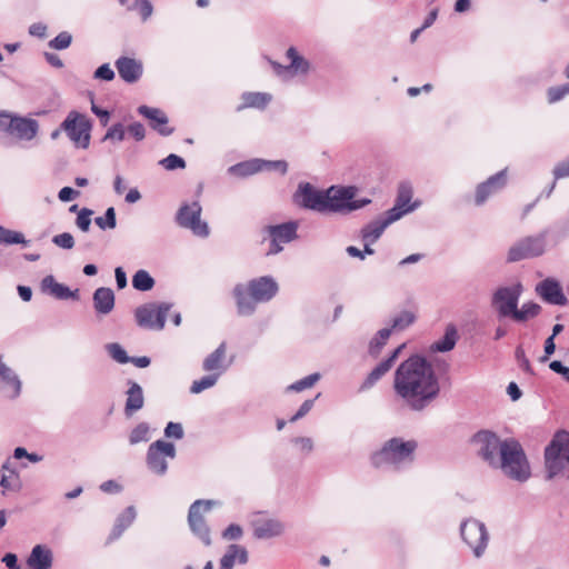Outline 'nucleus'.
I'll return each mask as SVG.
<instances>
[{"instance_id": "f257e3e1", "label": "nucleus", "mask_w": 569, "mask_h": 569, "mask_svg": "<svg viewBox=\"0 0 569 569\" xmlns=\"http://www.w3.org/2000/svg\"><path fill=\"white\" fill-rule=\"evenodd\" d=\"M393 390L409 410L421 412L440 395V381L430 361L412 355L395 371Z\"/></svg>"}, {"instance_id": "f03ea898", "label": "nucleus", "mask_w": 569, "mask_h": 569, "mask_svg": "<svg viewBox=\"0 0 569 569\" xmlns=\"http://www.w3.org/2000/svg\"><path fill=\"white\" fill-rule=\"evenodd\" d=\"M279 291L277 281L271 276L253 278L248 282H239L232 289L237 315L252 316L259 303L272 300Z\"/></svg>"}, {"instance_id": "7ed1b4c3", "label": "nucleus", "mask_w": 569, "mask_h": 569, "mask_svg": "<svg viewBox=\"0 0 569 569\" xmlns=\"http://www.w3.org/2000/svg\"><path fill=\"white\" fill-rule=\"evenodd\" d=\"M491 468L500 469L506 477L518 482H525L531 476L525 450L513 438L502 441L501 452Z\"/></svg>"}, {"instance_id": "20e7f679", "label": "nucleus", "mask_w": 569, "mask_h": 569, "mask_svg": "<svg viewBox=\"0 0 569 569\" xmlns=\"http://www.w3.org/2000/svg\"><path fill=\"white\" fill-rule=\"evenodd\" d=\"M417 447L416 440H403L398 437L391 438L382 445L380 450L371 456V463L376 468L392 467L399 470L405 465L413 461Z\"/></svg>"}, {"instance_id": "39448f33", "label": "nucleus", "mask_w": 569, "mask_h": 569, "mask_svg": "<svg viewBox=\"0 0 569 569\" xmlns=\"http://www.w3.org/2000/svg\"><path fill=\"white\" fill-rule=\"evenodd\" d=\"M547 478L562 476L569 479V432L560 430L545 449Z\"/></svg>"}, {"instance_id": "423d86ee", "label": "nucleus", "mask_w": 569, "mask_h": 569, "mask_svg": "<svg viewBox=\"0 0 569 569\" xmlns=\"http://www.w3.org/2000/svg\"><path fill=\"white\" fill-rule=\"evenodd\" d=\"M357 191V188L353 186L330 187L327 189L325 213H349L371 203L369 198L355 199Z\"/></svg>"}, {"instance_id": "0eeeda50", "label": "nucleus", "mask_w": 569, "mask_h": 569, "mask_svg": "<svg viewBox=\"0 0 569 569\" xmlns=\"http://www.w3.org/2000/svg\"><path fill=\"white\" fill-rule=\"evenodd\" d=\"M522 292L523 287L520 282L512 286H501L493 291L491 296V307L498 319L512 318L517 307L519 306Z\"/></svg>"}, {"instance_id": "6e6552de", "label": "nucleus", "mask_w": 569, "mask_h": 569, "mask_svg": "<svg viewBox=\"0 0 569 569\" xmlns=\"http://www.w3.org/2000/svg\"><path fill=\"white\" fill-rule=\"evenodd\" d=\"M460 536L476 558H481L485 555L489 542V532L482 521L476 518L465 519L460 523Z\"/></svg>"}, {"instance_id": "1a4fd4ad", "label": "nucleus", "mask_w": 569, "mask_h": 569, "mask_svg": "<svg viewBox=\"0 0 569 569\" xmlns=\"http://www.w3.org/2000/svg\"><path fill=\"white\" fill-rule=\"evenodd\" d=\"M201 212L199 201L184 202L178 209L174 221L179 227L191 230L194 236L207 238L210 230L208 223L201 220Z\"/></svg>"}, {"instance_id": "9d476101", "label": "nucleus", "mask_w": 569, "mask_h": 569, "mask_svg": "<svg viewBox=\"0 0 569 569\" xmlns=\"http://www.w3.org/2000/svg\"><path fill=\"white\" fill-rule=\"evenodd\" d=\"M214 503L213 500L199 499L191 503L188 512V525L191 532L207 547L211 545V536L203 512L210 511Z\"/></svg>"}, {"instance_id": "9b49d317", "label": "nucleus", "mask_w": 569, "mask_h": 569, "mask_svg": "<svg viewBox=\"0 0 569 569\" xmlns=\"http://www.w3.org/2000/svg\"><path fill=\"white\" fill-rule=\"evenodd\" d=\"M547 236L548 230H543L537 236H529L519 240L510 247L508 251V261L517 262L541 256L546 250Z\"/></svg>"}, {"instance_id": "f8f14e48", "label": "nucleus", "mask_w": 569, "mask_h": 569, "mask_svg": "<svg viewBox=\"0 0 569 569\" xmlns=\"http://www.w3.org/2000/svg\"><path fill=\"white\" fill-rule=\"evenodd\" d=\"M170 309L168 302L142 305L134 311L137 325L144 329L162 330Z\"/></svg>"}, {"instance_id": "ddd939ff", "label": "nucleus", "mask_w": 569, "mask_h": 569, "mask_svg": "<svg viewBox=\"0 0 569 569\" xmlns=\"http://www.w3.org/2000/svg\"><path fill=\"white\" fill-rule=\"evenodd\" d=\"M326 194V190H319L309 182H301L295 191L292 200L302 209L325 213Z\"/></svg>"}, {"instance_id": "4468645a", "label": "nucleus", "mask_w": 569, "mask_h": 569, "mask_svg": "<svg viewBox=\"0 0 569 569\" xmlns=\"http://www.w3.org/2000/svg\"><path fill=\"white\" fill-rule=\"evenodd\" d=\"M502 441L490 430H480L473 435L471 442L477 447V452L490 467L501 452Z\"/></svg>"}, {"instance_id": "2eb2a0df", "label": "nucleus", "mask_w": 569, "mask_h": 569, "mask_svg": "<svg viewBox=\"0 0 569 569\" xmlns=\"http://www.w3.org/2000/svg\"><path fill=\"white\" fill-rule=\"evenodd\" d=\"M166 457L173 459L176 448L171 442L157 440L152 442L147 451V466L156 475L163 476L167 472L168 463Z\"/></svg>"}, {"instance_id": "dca6fc26", "label": "nucleus", "mask_w": 569, "mask_h": 569, "mask_svg": "<svg viewBox=\"0 0 569 569\" xmlns=\"http://www.w3.org/2000/svg\"><path fill=\"white\" fill-rule=\"evenodd\" d=\"M61 128L78 147L88 148L91 124L83 116L71 111L61 123Z\"/></svg>"}, {"instance_id": "f3484780", "label": "nucleus", "mask_w": 569, "mask_h": 569, "mask_svg": "<svg viewBox=\"0 0 569 569\" xmlns=\"http://www.w3.org/2000/svg\"><path fill=\"white\" fill-rule=\"evenodd\" d=\"M297 230V221H288L280 224L268 226L267 232L270 237V248L268 254H277L282 251L284 243H289L298 237Z\"/></svg>"}, {"instance_id": "a211bd4d", "label": "nucleus", "mask_w": 569, "mask_h": 569, "mask_svg": "<svg viewBox=\"0 0 569 569\" xmlns=\"http://www.w3.org/2000/svg\"><path fill=\"white\" fill-rule=\"evenodd\" d=\"M412 187L409 182H401L398 187V192L395 201V206L386 211V214H389L393 220L401 219L405 214L415 211L420 202L416 201L410 203L412 199Z\"/></svg>"}, {"instance_id": "6ab92c4d", "label": "nucleus", "mask_w": 569, "mask_h": 569, "mask_svg": "<svg viewBox=\"0 0 569 569\" xmlns=\"http://www.w3.org/2000/svg\"><path fill=\"white\" fill-rule=\"evenodd\" d=\"M507 183V169L500 170L486 181L478 184L476 189V204L481 206L493 193L501 190Z\"/></svg>"}, {"instance_id": "aec40b11", "label": "nucleus", "mask_w": 569, "mask_h": 569, "mask_svg": "<svg viewBox=\"0 0 569 569\" xmlns=\"http://www.w3.org/2000/svg\"><path fill=\"white\" fill-rule=\"evenodd\" d=\"M536 292L551 305L566 306L568 302L560 283L552 278H547L539 282L536 287Z\"/></svg>"}, {"instance_id": "412c9836", "label": "nucleus", "mask_w": 569, "mask_h": 569, "mask_svg": "<svg viewBox=\"0 0 569 569\" xmlns=\"http://www.w3.org/2000/svg\"><path fill=\"white\" fill-rule=\"evenodd\" d=\"M126 402L123 413L127 418H131L136 412L144 406V393L142 387L134 380L128 379L126 382Z\"/></svg>"}, {"instance_id": "4be33fe9", "label": "nucleus", "mask_w": 569, "mask_h": 569, "mask_svg": "<svg viewBox=\"0 0 569 569\" xmlns=\"http://www.w3.org/2000/svg\"><path fill=\"white\" fill-rule=\"evenodd\" d=\"M137 111L150 121V127L159 134L167 137L173 132V128L168 127L169 119L161 109L140 106Z\"/></svg>"}, {"instance_id": "5701e85b", "label": "nucleus", "mask_w": 569, "mask_h": 569, "mask_svg": "<svg viewBox=\"0 0 569 569\" xmlns=\"http://www.w3.org/2000/svg\"><path fill=\"white\" fill-rule=\"evenodd\" d=\"M41 290L59 300H79V289L71 290L63 283H59L52 274L41 280Z\"/></svg>"}, {"instance_id": "b1692460", "label": "nucleus", "mask_w": 569, "mask_h": 569, "mask_svg": "<svg viewBox=\"0 0 569 569\" xmlns=\"http://www.w3.org/2000/svg\"><path fill=\"white\" fill-rule=\"evenodd\" d=\"M114 64L120 78L127 83H134L142 76V63L134 58L120 57L116 60Z\"/></svg>"}, {"instance_id": "393cba45", "label": "nucleus", "mask_w": 569, "mask_h": 569, "mask_svg": "<svg viewBox=\"0 0 569 569\" xmlns=\"http://www.w3.org/2000/svg\"><path fill=\"white\" fill-rule=\"evenodd\" d=\"M249 561L248 550L237 543L229 545L220 558L219 569H233L238 565H247Z\"/></svg>"}, {"instance_id": "a878e982", "label": "nucleus", "mask_w": 569, "mask_h": 569, "mask_svg": "<svg viewBox=\"0 0 569 569\" xmlns=\"http://www.w3.org/2000/svg\"><path fill=\"white\" fill-rule=\"evenodd\" d=\"M38 131L39 123L37 120L16 116L13 118V124L10 136H14L20 140L30 141L37 136Z\"/></svg>"}, {"instance_id": "bb28decb", "label": "nucleus", "mask_w": 569, "mask_h": 569, "mask_svg": "<svg viewBox=\"0 0 569 569\" xmlns=\"http://www.w3.org/2000/svg\"><path fill=\"white\" fill-rule=\"evenodd\" d=\"M114 292L111 288L100 287L94 290L92 302L98 316H107L114 308Z\"/></svg>"}, {"instance_id": "cd10ccee", "label": "nucleus", "mask_w": 569, "mask_h": 569, "mask_svg": "<svg viewBox=\"0 0 569 569\" xmlns=\"http://www.w3.org/2000/svg\"><path fill=\"white\" fill-rule=\"evenodd\" d=\"M252 525L253 536L257 539H270L281 536L284 531L283 523L277 519L256 520Z\"/></svg>"}, {"instance_id": "c85d7f7f", "label": "nucleus", "mask_w": 569, "mask_h": 569, "mask_svg": "<svg viewBox=\"0 0 569 569\" xmlns=\"http://www.w3.org/2000/svg\"><path fill=\"white\" fill-rule=\"evenodd\" d=\"M52 563L53 553L44 545H36L27 559V565L31 569H50Z\"/></svg>"}, {"instance_id": "c756f323", "label": "nucleus", "mask_w": 569, "mask_h": 569, "mask_svg": "<svg viewBox=\"0 0 569 569\" xmlns=\"http://www.w3.org/2000/svg\"><path fill=\"white\" fill-rule=\"evenodd\" d=\"M393 222H396V220H393L389 214H386L382 219H377L367 223L361 230L363 241L375 243L381 237L386 228Z\"/></svg>"}, {"instance_id": "7c9ffc66", "label": "nucleus", "mask_w": 569, "mask_h": 569, "mask_svg": "<svg viewBox=\"0 0 569 569\" xmlns=\"http://www.w3.org/2000/svg\"><path fill=\"white\" fill-rule=\"evenodd\" d=\"M137 517V512L133 506H129L121 512L114 522V526L108 538L109 541L117 540L121 537L123 531L129 528Z\"/></svg>"}, {"instance_id": "2f4dec72", "label": "nucleus", "mask_w": 569, "mask_h": 569, "mask_svg": "<svg viewBox=\"0 0 569 569\" xmlns=\"http://www.w3.org/2000/svg\"><path fill=\"white\" fill-rule=\"evenodd\" d=\"M226 358V343L222 342L218 346V348L208 355L203 362L202 369L209 372H224L227 366H224L223 361Z\"/></svg>"}, {"instance_id": "473e14b6", "label": "nucleus", "mask_w": 569, "mask_h": 569, "mask_svg": "<svg viewBox=\"0 0 569 569\" xmlns=\"http://www.w3.org/2000/svg\"><path fill=\"white\" fill-rule=\"evenodd\" d=\"M458 338L459 336L456 326L450 323L446 327L443 337L431 345V350L437 352H448L455 348Z\"/></svg>"}, {"instance_id": "72a5a7b5", "label": "nucleus", "mask_w": 569, "mask_h": 569, "mask_svg": "<svg viewBox=\"0 0 569 569\" xmlns=\"http://www.w3.org/2000/svg\"><path fill=\"white\" fill-rule=\"evenodd\" d=\"M243 103L237 107V111H241L246 108L264 109L271 101L272 97L266 92H243Z\"/></svg>"}, {"instance_id": "f704fd0d", "label": "nucleus", "mask_w": 569, "mask_h": 569, "mask_svg": "<svg viewBox=\"0 0 569 569\" xmlns=\"http://www.w3.org/2000/svg\"><path fill=\"white\" fill-rule=\"evenodd\" d=\"M262 171L261 159H251L236 163L228 168V172L232 176L246 178Z\"/></svg>"}, {"instance_id": "c9c22d12", "label": "nucleus", "mask_w": 569, "mask_h": 569, "mask_svg": "<svg viewBox=\"0 0 569 569\" xmlns=\"http://www.w3.org/2000/svg\"><path fill=\"white\" fill-rule=\"evenodd\" d=\"M286 57L290 60L289 70L295 74H307L310 70V62L300 56L295 47H289Z\"/></svg>"}, {"instance_id": "e433bc0d", "label": "nucleus", "mask_w": 569, "mask_h": 569, "mask_svg": "<svg viewBox=\"0 0 569 569\" xmlns=\"http://www.w3.org/2000/svg\"><path fill=\"white\" fill-rule=\"evenodd\" d=\"M542 308L533 301L522 303L521 308L517 307L511 320L516 323H525L530 319L538 317Z\"/></svg>"}, {"instance_id": "4c0bfd02", "label": "nucleus", "mask_w": 569, "mask_h": 569, "mask_svg": "<svg viewBox=\"0 0 569 569\" xmlns=\"http://www.w3.org/2000/svg\"><path fill=\"white\" fill-rule=\"evenodd\" d=\"M390 369L389 362L382 360L368 373L360 387V390H368L372 388Z\"/></svg>"}, {"instance_id": "58836bf2", "label": "nucleus", "mask_w": 569, "mask_h": 569, "mask_svg": "<svg viewBox=\"0 0 569 569\" xmlns=\"http://www.w3.org/2000/svg\"><path fill=\"white\" fill-rule=\"evenodd\" d=\"M390 336H391V329H388V328L380 329L369 342V348H368L369 355L373 358H377L380 355L382 348L386 346Z\"/></svg>"}, {"instance_id": "ea45409f", "label": "nucleus", "mask_w": 569, "mask_h": 569, "mask_svg": "<svg viewBox=\"0 0 569 569\" xmlns=\"http://www.w3.org/2000/svg\"><path fill=\"white\" fill-rule=\"evenodd\" d=\"M29 240H27L23 233L14 230H10L0 224V244H23L28 246Z\"/></svg>"}, {"instance_id": "a19ab883", "label": "nucleus", "mask_w": 569, "mask_h": 569, "mask_svg": "<svg viewBox=\"0 0 569 569\" xmlns=\"http://www.w3.org/2000/svg\"><path fill=\"white\" fill-rule=\"evenodd\" d=\"M154 279L143 269L138 270L132 277V287L139 291H149L154 287Z\"/></svg>"}, {"instance_id": "79ce46f5", "label": "nucleus", "mask_w": 569, "mask_h": 569, "mask_svg": "<svg viewBox=\"0 0 569 569\" xmlns=\"http://www.w3.org/2000/svg\"><path fill=\"white\" fill-rule=\"evenodd\" d=\"M416 320V316L413 312L411 311H408V310H403L401 312H399L398 315H396L392 319H391V331L392 330H396V331H402L405 329H407L409 326H411Z\"/></svg>"}, {"instance_id": "37998d69", "label": "nucleus", "mask_w": 569, "mask_h": 569, "mask_svg": "<svg viewBox=\"0 0 569 569\" xmlns=\"http://www.w3.org/2000/svg\"><path fill=\"white\" fill-rule=\"evenodd\" d=\"M220 376H221V372H213L211 375L203 376L199 380H194L190 387V392L191 393H200L203 390H207V389L213 387L217 383Z\"/></svg>"}, {"instance_id": "c03bdc74", "label": "nucleus", "mask_w": 569, "mask_h": 569, "mask_svg": "<svg viewBox=\"0 0 569 569\" xmlns=\"http://www.w3.org/2000/svg\"><path fill=\"white\" fill-rule=\"evenodd\" d=\"M126 132L127 128L121 122L113 123L108 128L107 132L102 137V142H122L126 138Z\"/></svg>"}, {"instance_id": "a18cd8bd", "label": "nucleus", "mask_w": 569, "mask_h": 569, "mask_svg": "<svg viewBox=\"0 0 569 569\" xmlns=\"http://www.w3.org/2000/svg\"><path fill=\"white\" fill-rule=\"evenodd\" d=\"M150 439V427L147 422L138 423L129 435L130 445L147 442Z\"/></svg>"}, {"instance_id": "49530a36", "label": "nucleus", "mask_w": 569, "mask_h": 569, "mask_svg": "<svg viewBox=\"0 0 569 569\" xmlns=\"http://www.w3.org/2000/svg\"><path fill=\"white\" fill-rule=\"evenodd\" d=\"M321 376L318 372L311 373L287 387L288 392H300L306 389L313 387L319 380Z\"/></svg>"}, {"instance_id": "de8ad7c7", "label": "nucleus", "mask_w": 569, "mask_h": 569, "mask_svg": "<svg viewBox=\"0 0 569 569\" xmlns=\"http://www.w3.org/2000/svg\"><path fill=\"white\" fill-rule=\"evenodd\" d=\"M94 222L101 230L114 229L117 227V218H116L114 208L109 207L106 210L104 216L97 217L94 219Z\"/></svg>"}, {"instance_id": "09e8293b", "label": "nucleus", "mask_w": 569, "mask_h": 569, "mask_svg": "<svg viewBox=\"0 0 569 569\" xmlns=\"http://www.w3.org/2000/svg\"><path fill=\"white\" fill-rule=\"evenodd\" d=\"M108 355L118 363L124 365L130 361L127 351L117 342L108 343L106 346Z\"/></svg>"}, {"instance_id": "8fccbe9b", "label": "nucleus", "mask_w": 569, "mask_h": 569, "mask_svg": "<svg viewBox=\"0 0 569 569\" xmlns=\"http://www.w3.org/2000/svg\"><path fill=\"white\" fill-rule=\"evenodd\" d=\"M0 486L4 491H19L21 489V482L19 475L11 470L9 476L3 475L0 480Z\"/></svg>"}, {"instance_id": "3c124183", "label": "nucleus", "mask_w": 569, "mask_h": 569, "mask_svg": "<svg viewBox=\"0 0 569 569\" xmlns=\"http://www.w3.org/2000/svg\"><path fill=\"white\" fill-rule=\"evenodd\" d=\"M159 163L168 171L186 168L184 159L174 153H170L168 157L163 158Z\"/></svg>"}, {"instance_id": "603ef678", "label": "nucleus", "mask_w": 569, "mask_h": 569, "mask_svg": "<svg viewBox=\"0 0 569 569\" xmlns=\"http://www.w3.org/2000/svg\"><path fill=\"white\" fill-rule=\"evenodd\" d=\"M128 10H138L142 21H147L153 12V7L149 0H134L132 6H128Z\"/></svg>"}, {"instance_id": "864d4df0", "label": "nucleus", "mask_w": 569, "mask_h": 569, "mask_svg": "<svg viewBox=\"0 0 569 569\" xmlns=\"http://www.w3.org/2000/svg\"><path fill=\"white\" fill-rule=\"evenodd\" d=\"M72 36L68 31H61L49 42V47L56 50H64L70 47Z\"/></svg>"}, {"instance_id": "5fc2aeb1", "label": "nucleus", "mask_w": 569, "mask_h": 569, "mask_svg": "<svg viewBox=\"0 0 569 569\" xmlns=\"http://www.w3.org/2000/svg\"><path fill=\"white\" fill-rule=\"evenodd\" d=\"M547 93L549 103L558 102L562 100L566 96H569V83L550 87Z\"/></svg>"}, {"instance_id": "6e6d98bb", "label": "nucleus", "mask_w": 569, "mask_h": 569, "mask_svg": "<svg viewBox=\"0 0 569 569\" xmlns=\"http://www.w3.org/2000/svg\"><path fill=\"white\" fill-rule=\"evenodd\" d=\"M262 171H278L284 176L288 171V163L284 160H263L261 159Z\"/></svg>"}, {"instance_id": "4d7b16f0", "label": "nucleus", "mask_w": 569, "mask_h": 569, "mask_svg": "<svg viewBox=\"0 0 569 569\" xmlns=\"http://www.w3.org/2000/svg\"><path fill=\"white\" fill-rule=\"evenodd\" d=\"M92 214H93V211L91 209H88V208H82L78 212V217L76 219V224H77V227L81 231H83V232L89 231L90 224H91V216Z\"/></svg>"}, {"instance_id": "13d9d810", "label": "nucleus", "mask_w": 569, "mask_h": 569, "mask_svg": "<svg viewBox=\"0 0 569 569\" xmlns=\"http://www.w3.org/2000/svg\"><path fill=\"white\" fill-rule=\"evenodd\" d=\"M52 242L62 249L70 250L74 247V238L70 232H62L53 236Z\"/></svg>"}, {"instance_id": "bf43d9fd", "label": "nucleus", "mask_w": 569, "mask_h": 569, "mask_svg": "<svg viewBox=\"0 0 569 569\" xmlns=\"http://www.w3.org/2000/svg\"><path fill=\"white\" fill-rule=\"evenodd\" d=\"M515 357H516L520 368L525 372H527L529 375H535L531 363H530L529 359L526 357V352L521 346H518L516 348Z\"/></svg>"}, {"instance_id": "052dcab7", "label": "nucleus", "mask_w": 569, "mask_h": 569, "mask_svg": "<svg viewBox=\"0 0 569 569\" xmlns=\"http://www.w3.org/2000/svg\"><path fill=\"white\" fill-rule=\"evenodd\" d=\"M183 428H182V425L179 423V422H168L166 428H164V436L167 438H174V439H182L183 438Z\"/></svg>"}, {"instance_id": "680f3d73", "label": "nucleus", "mask_w": 569, "mask_h": 569, "mask_svg": "<svg viewBox=\"0 0 569 569\" xmlns=\"http://www.w3.org/2000/svg\"><path fill=\"white\" fill-rule=\"evenodd\" d=\"M14 117L16 116L10 113L9 111H6V110L0 111V132H3L6 134L10 136Z\"/></svg>"}, {"instance_id": "e2e57ef3", "label": "nucleus", "mask_w": 569, "mask_h": 569, "mask_svg": "<svg viewBox=\"0 0 569 569\" xmlns=\"http://www.w3.org/2000/svg\"><path fill=\"white\" fill-rule=\"evenodd\" d=\"M127 132L136 140L142 141L146 138V128L141 122H133L127 127Z\"/></svg>"}, {"instance_id": "0e129e2a", "label": "nucleus", "mask_w": 569, "mask_h": 569, "mask_svg": "<svg viewBox=\"0 0 569 569\" xmlns=\"http://www.w3.org/2000/svg\"><path fill=\"white\" fill-rule=\"evenodd\" d=\"M243 535L242 528L237 523L229 525L222 531V538L226 540H239Z\"/></svg>"}, {"instance_id": "69168bd1", "label": "nucleus", "mask_w": 569, "mask_h": 569, "mask_svg": "<svg viewBox=\"0 0 569 569\" xmlns=\"http://www.w3.org/2000/svg\"><path fill=\"white\" fill-rule=\"evenodd\" d=\"M93 77L99 80L111 81L114 79V71L109 63H103L96 69Z\"/></svg>"}, {"instance_id": "338daca9", "label": "nucleus", "mask_w": 569, "mask_h": 569, "mask_svg": "<svg viewBox=\"0 0 569 569\" xmlns=\"http://www.w3.org/2000/svg\"><path fill=\"white\" fill-rule=\"evenodd\" d=\"M316 399H307L302 402L298 411L290 418V422H295L301 418H303L312 408L315 405Z\"/></svg>"}, {"instance_id": "774afa93", "label": "nucleus", "mask_w": 569, "mask_h": 569, "mask_svg": "<svg viewBox=\"0 0 569 569\" xmlns=\"http://www.w3.org/2000/svg\"><path fill=\"white\" fill-rule=\"evenodd\" d=\"M553 176L556 180L569 177V158L555 167Z\"/></svg>"}]
</instances>
